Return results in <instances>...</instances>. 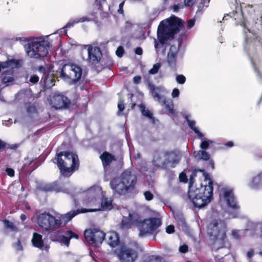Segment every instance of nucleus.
Listing matches in <instances>:
<instances>
[{
  "label": "nucleus",
  "mask_w": 262,
  "mask_h": 262,
  "mask_svg": "<svg viewBox=\"0 0 262 262\" xmlns=\"http://www.w3.org/2000/svg\"><path fill=\"white\" fill-rule=\"evenodd\" d=\"M144 195L145 196V199L147 201H151L154 197V195L152 194V193L149 191H146L144 192Z\"/></svg>",
  "instance_id": "ea45409f"
},
{
  "label": "nucleus",
  "mask_w": 262,
  "mask_h": 262,
  "mask_svg": "<svg viewBox=\"0 0 262 262\" xmlns=\"http://www.w3.org/2000/svg\"><path fill=\"white\" fill-rule=\"evenodd\" d=\"M220 203H226L228 208L227 218H235L237 216L239 207L237 204L235 198L230 188H222L220 193Z\"/></svg>",
  "instance_id": "0eeeda50"
},
{
  "label": "nucleus",
  "mask_w": 262,
  "mask_h": 262,
  "mask_svg": "<svg viewBox=\"0 0 262 262\" xmlns=\"http://www.w3.org/2000/svg\"><path fill=\"white\" fill-rule=\"evenodd\" d=\"M124 2H123L119 4V9L118 10V12L119 14H122L123 12V7L124 6Z\"/></svg>",
  "instance_id": "13d9d810"
},
{
  "label": "nucleus",
  "mask_w": 262,
  "mask_h": 262,
  "mask_svg": "<svg viewBox=\"0 0 262 262\" xmlns=\"http://www.w3.org/2000/svg\"><path fill=\"white\" fill-rule=\"evenodd\" d=\"M195 0H184L186 6H191L193 5Z\"/></svg>",
  "instance_id": "6e6d98bb"
},
{
  "label": "nucleus",
  "mask_w": 262,
  "mask_h": 262,
  "mask_svg": "<svg viewBox=\"0 0 262 262\" xmlns=\"http://www.w3.org/2000/svg\"><path fill=\"white\" fill-rule=\"evenodd\" d=\"M14 247L17 250H23V246H22L19 240H18L17 242L15 244Z\"/></svg>",
  "instance_id": "603ef678"
},
{
  "label": "nucleus",
  "mask_w": 262,
  "mask_h": 262,
  "mask_svg": "<svg viewBox=\"0 0 262 262\" xmlns=\"http://www.w3.org/2000/svg\"><path fill=\"white\" fill-rule=\"evenodd\" d=\"M254 255V251L252 249L249 250L247 253V256L249 258H251Z\"/></svg>",
  "instance_id": "680f3d73"
},
{
  "label": "nucleus",
  "mask_w": 262,
  "mask_h": 262,
  "mask_svg": "<svg viewBox=\"0 0 262 262\" xmlns=\"http://www.w3.org/2000/svg\"><path fill=\"white\" fill-rule=\"evenodd\" d=\"M141 79V78L140 76H137L134 77V78L133 79V81H134V83L138 84L140 82Z\"/></svg>",
  "instance_id": "bf43d9fd"
},
{
  "label": "nucleus",
  "mask_w": 262,
  "mask_h": 262,
  "mask_svg": "<svg viewBox=\"0 0 262 262\" xmlns=\"http://www.w3.org/2000/svg\"><path fill=\"white\" fill-rule=\"evenodd\" d=\"M253 67L255 69V72L257 73V75L261 78H262V64L260 66L259 69H257L254 63L252 62Z\"/></svg>",
  "instance_id": "a19ab883"
},
{
  "label": "nucleus",
  "mask_w": 262,
  "mask_h": 262,
  "mask_svg": "<svg viewBox=\"0 0 262 262\" xmlns=\"http://www.w3.org/2000/svg\"><path fill=\"white\" fill-rule=\"evenodd\" d=\"M163 161L162 160V157L160 154L156 153L154 155L152 162L155 166L164 168V166H163Z\"/></svg>",
  "instance_id": "7c9ffc66"
},
{
  "label": "nucleus",
  "mask_w": 262,
  "mask_h": 262,
  "mask_svg": "<svg viewBox=\"0 0 262 262\" xmlns=\"http://www.w3.org/2000/svg\"><path fill=\"white\" fill-rule=\"evenodd\" d=\"M38 80H39V77L38 76H37L36 75L32 76L30 77V80H29V81L32 83H36L38 81Z\"/></svg>",
  "instance_id": "8fccbe9b"
},
{
  "label": "nucleus",
  "mask_w": 262,
  "mask_h": 262,
  "mask_svg": "<svg viewBox=\"0 0 262 262\" xmlns=\"http://www.w3.org/2000/svg\"><path fill=\"white\" fill-rule=\"evenodd\" d=\"M241 233V231L239 230H233L232 231V234L233 236L235 238H237L239 237Z\"/></svg>",
  "instance_id": "4d7b16f0"
},
{
  "label": "nucleus",
  "mask_w": 262,
  "mask_h": 262,
  "mask_svg": "<svg viewBox=\"0 0 262 262\" xmlns=\"http://www.w3.org/2000/svg\"><path fill=\"white\" fill-rule=\"evenodd\" d=\"M164 157L163 166L164 168L174 167L181 159L179 152L176 151H166L164 153Z\"/></svg>",
  "instance_id": "a211bd4d"
},
{
  "label": "nucleus",
  "mask_w": 262,
  "mask_h": 262,
  "mask_svg": "<svg viewBox=\"0 0 262 262\" xmlns=\"http://www.w3.org/2000/svg\"><path fill=\"white\" fill-rule=\"evenodd\" d=\"M5 145L6 143L4 141L0 140V149L4 148L5 147Z\"/></svg>",
  "instance_id": "69168bd1"
},
{
  "label": "nucleus",
  "mask_w": 262,
  "mask_h": 262,
  "mask_svg": "<svg viewBox=\"0 0 262 262\" xmlns=\"http://www.w3.org/2000/svg\"><path fill=\"white\" fill-rule=\"evenodd\" d=\"M102 195L101 187L99 186H94L89 189L82 192L81 195L84 198V204L93 208H98V205H100L98 198Z\"/></svg>",
  "instance_id": "9d476101"
},
{
  "label": "nucleus",
  "mask_w": 262,
  "mask_h": 262,
  "mask_svg": "<svg viewBox=\"0 0 262 262\" xmlns=\"http://www.w3.org/2000/svg\"><path fill=\"white\" fill-rule=\"evenodd\" d=\"M249 186L252 189H258L262 186V172L252 178Z\"/></svg>",
  "instance_id": "393cba45"
},
{
  "label": "nucleus",
  "mask_w": 262,
  "mask_h": 262,
  "mask_svg": "<svg viewBox=\"0 0 262 262\" xmlns=\"http://www.w3.org/2000/svg\"><path fill=\"white\" fill-rule=\"evenodd\" d=\"M84 236L88 244L94 247H99L104 239L105 234L99 229L94 228L85 230Z\"/></svg>",
  "instance_id": "f8f14e48"
},
{
  "label": "nucleus",
  "mask_w": 262,
  "mask_h": 262,
  "mask_svg": "<svg viewBox=\"0 0 262 262\" xmlns=\"http://www.w3.org/2000/svg\"><path fill=\"white\" fill-rule=\"evenodd\" d=\"M107 243L112 247H115L119 243V236L115 232H111L107 234Z\"/></svg>",
  "instance_id": "cd10ccee"
},
{
  "label": "nucleus",
  "mask_w": 262,
  "mask_h": 262,
  "mask_svg": "<svg viewBox=\"0 0 262 262\" xmlns=\"http://www.w3.org/2000/svg\"><path fill=\"white\" fill-rule=\"evenodd\" d=\"M76 19L78 21V23H83L84 21H90L92 20L91 18H90L88 17H86V16L81 17L79 18H76Z\"/></svg>",
  "instance_id": "49530a36"
},
{
  "label": "nucleus",
  "mask_w": 262,
  "mask_h": 262,
  "mask_svg": "<svg viewBox=\"0 0 262 262\" xmlns=\"http://www.w3.org/2000/svg\"><path fill=\"white\" fill-rule=\"evenodd\" d=\"M60 75L64 80L70 79L75 82L81 77L82 69L80 66L75 63H67L64 64L61 68Z\"/></svg>",
  "instance_id": "1a4fd4ad"
},
{
  "label": "nucleus",
  "mask_w": 262,
  "mask_h": 262,
  "mask_svg": "<svg viewBox=\"0 0 262 262\" xmlns=\"http://www.w3.org/2000/svg\"><path fill=\"white\" fill-rule=\"evenodd\" d=\"M188 247L186 245H183L179 247V252L183 253H185L188 251Z\"/></svg>",
  "instance_id": "a18cd8bd"
},
{
  "label": "nucleus",
  "mask_w": 262,
  "mask_h": 262,
  "mask_svg": "<svg viewBox=\"0 0 262 262\" xmlns=\"http://www.w3.org/2000/svg\"><path fill=\"white\" fill-rule=\"evenodd\" d=\"M166 231L168 234H171L174 232V227L173 225H169L166 228Z\"/></svg>",
  "instance_id": "09e8293b"
},
{
  "label": "nucleus",
  "mask_w": 262,
  "mask_h": 262,
  "mask_svg": "<svg viewBox=\"0 0 262 262\" xmlns=\"http://www.w3.org/2000/svg\"><path fill=\"white\" fill-rule=\"evenodd\" d=\"M20 218L22 221H25L26 219V216L25 214H21L20 216Z\"/></svg>",
  "instance_id": "774afa93"
},
{
  "label": "nucleus",
  "mask_w": 262,
  "mask_h": 262,
  "mask_svg": "<svg viewBox=\"0 0 262 262\" xmlns=\"http://www.w3.org/2000/svg\"><path fill=\"white\" fill-rule=\"evenodd\" d=\"M161 225V221L158 217H150L142 221L140 218V223L138 227L140 231V235L143 236L146 234H152Z\"/></svg>",
  "instance_id": "ddd939ff"
},
{
  "label": "nucleus",
  "mask_w": 262,
  "mask_h": 262,
  "mask_svg": "<svg viewBox=\"0 0 262 262\" xmlns=\"http://www.w3.org/2000/svg\"><path fill=\"white\" fill-rule=\"evenodd\" d=\"M180 181L182 182H186L187 178L186 174L184 172H181L179 175Z\"/></svg>",
  "instance_id": "de8ad7c7"
},
{
  "label": "nucleus",
  "mask_w": 262,
  "mask_h": 262,
  "mask_svg": "<svg viewBox=\"0 0 262 262\" xmlns=\"http://www.w3.org/2000/svg\"><path fill=\"white\" fill-rule=\"evenodd\" d=\"M226 145L229 147H231L233 146V143L232 141H229L226 144Z\"/></svg>",
  "instance_id": "338daca9"
},
{
  "label": "nucleus",
  "mask_w": 262,
  "mask_h": 262,
  "mask_svg": "<svg viewBox=\"0 0 262 262\" xmlns=\"http://www.w3.org/2000/svg\"><path fill=\"white\" fill-rule=\"evenodd\" d=\"M175 219L177 220L180 225L184 226L185 224V220L184 216L181 214L175 215Z\"/></svg>",
  "instance_id": "f704fd0d"
},
{
  "label": "nucleus",
  "mask_w": 262,
  "mask_h": 262,
  "mask_svg": "<svg viewBox=\"0 0 262 262\" xmlns=\"http://www.w3.org/2000/svg\"><path fill=\"white\" fill-rule=\"evenodd\" d=\"M149 87L150 92L154 99L162 105H165V108L170 114H174L172 102L171 100H167L165 97L161 95L166 92L165 89L160 86L155 87L151 84H149Z\"/></svg>",
  "instance_id": "9b49d317"
},
{
  "label": "nucleus",
  "mask_w": 262,
  "mask_h": 262,
  "mask_svg": "<svg viewBox=\"0 0 262 262\" xmlns=\"http://www.w3.org/2000/svg\"><path fill=\"white\" fill-rule=\"evenodd\" d=\"M6 171L8 176L10 177H13L14 175V170L10 168H7L6 169Z\"/></svg>",
  "instance_id": "3c124183"
},
{
  "label": "nucleus",
  "mask_w": 262,
  "mask_h": 262,
  "mask_svg": "<svg viewBox=\"0 0 262 262\" xmlns=\"http://www.w3.org/2000/svg\"><path fill=\"white\" fill-rule=\"evenodd\" d=\"M118 108L119 112H122L124 109V102L121 99H119L118 101Z\"/></svg>",
  "instance_id": "37998d69"
},
{
  "label": "nucleus",
  "mask_w": 262,
  "mask_h": 262,
  "mask_svg": "<svg viewBox=\"0 0 262 262\" xmlns=\"http://www.w3.org/2000/svg\"><path fill=\"white\" fill-rule=\"evenodd\" d=\"M24 46L28 56L31 58H39L46 56L49 52L50 42L44 38L30 39L24 37L16 38Z\"/></svg>",
  "instance_id": "20e7f679"
},
{
  "label": "nucleus",
  "mask_w": 262,
  "mask_h": 262,
  "mask_svg": "<svg viewBox=\"0 0 262 262\" xmlns=\"http://www.w3.org/2000/svg\"><path fill=\"white\" fill-rule=\"evenodd\" d=\"M48 100L50 105L56 109L66 108L70 103L69 99L67 97L59 93L50 96Z\"/></svg>",
  "instance_id": "f3484780"
},
{
  "label": "nucleus",
  "mask_w": 262,
  "mask_h": 262,
  "mask_svg": "<svg viewBox=\"0 0 262 262\" xmlns=\"http://www.w3.org/2000/svg\"><path fill=\"white\" fill-rule=\"evenodd\" d=\"M204 180L199 185L193 186L190 180L188 195L193 206L202 208L209 202L212 198L213 183L207 175L204 176Z\"/></svg>",
  "instance_id": "f257e3e1"
},
{
  "label": "nucleus",
  "mask_w": 262,
  "mask_h": 262,
  "mask_svg": "<svg viewBox=\"0 0 262 262\" xmlns=\"http://www.w3.org/2000/svg\"><path fill=\"white\" fill-rule=\"evenodd\" d=\"M180 8V7L178 5H174L172 7V10H173V12H176L178 11Z\"/></svg>",
  "instance_id": "0e129e2a"
},
{
  "label": "nucleus",
  "mask_w": 262,
  "mask_h": 262,
  "mask_svg": "<svg viewBox=\"0 0 262 262\" xmlns=\"http://www.w3.org/2000/svg\"><path fill=\"white\" fill-rule=\"evenodd\" d=\"M184 117L186 120L188 126L197 135L200 140L201 141V143L200 145V148L203 150L207 149L209 145L213 143V141L207 139L204 137V135L200 132L199 128L196 126L195 121L190 119V115L186 114L184 115Z\"/></svg>",
  "instance_id": "2eb2a0df"
},
{
  "label": "nucleus",
  "mask_w": 262,
  "mask_h": 262,
  "mask_svg": "<svg viewBox=\"0 0 262 262\" xmlns=\"http://www.w3.org/2000/svg\"><path fill=\"white\" fill-rule=\"evenodd\" d=\"M124 53L123 48L122 46H119L116 51V54L119 57H121Z\"/></svg>",
  "instance_id": "79ce46f5"
},
{
  "label": "nucleus",
  "mask_w": 262,
  "mask_h": 262,
  "mask_svg": "<svg viewBox=\"0 0 262 262\" xmlns=\"http://www.w3.org/2000/svg\"><path fill=\"white\" fill-rule=\"evenodd\" d=\"M27 110L28 113H32L35 112V108L33 106L28 104L27 106Z\"/></svg>",
  "instance_id": "864d4df0"
},
{
  "label": "nucleus",
  "mask_w": 262,
  "mask_h": 262,
  "mask_svg": "<svg viewBox=\"0 0 262 262\" xmlns=\"http://www.w3.org/2000/svg\"><path fill=\"white\" fill-rule=\"evenodd\" d=\"M78 235L70 230L60 231L51 236V240L57 242L62 246L69 247L70 241L72 238L78 239Z\"/></svg>",
  "instance_id": "4468645a"
},
{
  "label": "nucleus",
  "mask_w": 262,
  "mask_h": 262,
  "mask_svg": "<svg viewBox=\"0 0 262 262\" xmlns=\"http://www.w3.org/2000/svg\"><path fill=\"white\" fill-rule=\"evenodd\" d=\"M144 262H166L161 257L157 256L152 255L148 259L144 260Z\"/></svg>",
  "instance_id": "72a5a7b5"
},
{
  "label": "nucleus",
  "mask_w": 262,
  "mask_h": 262,
  "mask_svg": "<svg viewBox=\"0 0 262 262\" xmlns=\"http://www.w3.org/2000/svg\"><path fill=\"white\" fill-rule=\"evenodd\" d=\"M136 54L138 55H141L142 54V49L140 47H138L135 50Z\"/></svg>",
  "instance_id": "e2e57ef3"
},
{
  "label": "nucleus",
  "mask_w": 262,
  "mask_h": 262,
  "mask_svg": "<svg viewBox=\"0 0 262 262\" xmlns=\"http://www.w3.org/2000/svg\"><path fill=\"white\" fill-rule=\"evenodd\" d=\"M5 227L12 232H17L18 229L13 223L7 220L4 221Z\"/></svg>",
  "instance_id": "2f4dec72"
},
{
  "label": "nucleus",
  "mask_w": 262,
  "mask_h": 262,
  "mask_svg": "<svg viewBox=\"0 0 262 262\" xmlns=\"http://www.w3.org/2000/svg\"><path fill=\"white\" fill-rule=\"evenodd\" d=\"M31 242L34 247L40 249H42L44 246L42 235L37 233H33Z\"/></svg>",
  "instance_id": "bb28decb"
},
{
  "label": "nucleus",
  "mask_w": 262,
  "mask_h": 262,
  "mask_svg": "<svg viewBox=\"0 0 262 262\" xmlns=\"http://www.w3.org/2000/svg\"><path fill=\"white\" fill-rule=\"evenodd\" d=\"M38 70L40 73L43 74V77H42L41 80H43L44 83L46 84L47 83L48 78L46 75V69L43 67L40 66L38 68Z\"/></svg>",
  "instance_id": "4c0bfd02"
},
{
  "label": "nucleus",
  "mask_w": 262,
  "mask_h": 262,
  "mask_svg": "<svg viewBox=\"0 0 262 262\" xmlns=\"http://www.w3.org/2000/svg\"><path fill=\"white\" fill-rule=\"evenodd\" d=\"M160 67L161 64L160 63L155 64L153 67L149 71L148 73L150 74H155L157 73Z\"/></svg>",
  "instance_id": "c9c22d12"
},
{
  "label": "nucleus",
  "mask_w": 262,
  "mask_h": 262,
  "mask_svg": "<svg viewBox=\"0 0 262 262\" xmlns=\"http://www.w3.org/2000/svg\"><path fill=\"white\" fill-rule=\"evenodd\" d=\"M39 188L45 192L55 191L56 192L69 193V192L57 182L41 185L39 186Z\"/></svg>",
  "instance_id": "b1692460"
},
{
  "label": "nucleus",
  "mask_w": 262,
  "mask_h": 262,
  "mask_svg": "<svg viewBox=\"0 0 262 262\" xmlns=\"http://www.w3.org/2000/svg\"><path fill=\"white\" fill-rule=\"evenodd\" d=\"M183 26V22L174 16L160 23L157 30V37L159 42L154 39L155 49L157 53L164 44L173 39L174 35L180 31Z\"/></svg>",
  "instance_id": "f03ea898"
},
{
  "label": "nucleus",
  "mask_w": 262,
  "mask_h": 262,
  "mask_svg": "<svg viewBox=\"0 0 262 262\" xmlns=\"http://www.w3.org/2000/svg\"><path fill=\"white\" fill-rule=\"evenodd\" d=\"M139 107L142 115L148 118L149 119H150L152 123H154L155 118L153 117L152 114L150 112V111L148 109H145V106L143 104H140Z\"/></svg>",
  "instance_id": "c756f323"
},
{
  "label": "nucleus",
  "mask_w": 262,
  "mask_h": 262,
  "mask_svg": "<svg viewBox=\"0 0 262 262\" xmlns=\"http://www.w3.org/2000/svg\"><path fill=\"white\" fill-rule=\"evenodd\" d=\"M12 74L13 73H11L10 74H7L1 76V78L3 82L5 83H7L12 82L13 80Z\"/></svg>",
  "instance_id": "473e14b6"
},
{
  "label": "nucleus",
  "mask_w": 262,
  "mask_h": 262,
  "mask_svg": "<svg viewBox=\"0 0 262 262\" xmlns=\"http://www.w3.org/2000/svg\"><path fill=\"white\" fill-rule=\"evenodd\" d=\"M176 80L179 84H183L185 83L186 78L183 75L180 74L176 76Z\"/></svg>",
  "instance_id": "e433bc0d"
},
{
  "label": "nucleus",
  "mask_w": 262,
  "mask_h": 262,
  "mask_svg": "<svg viewBox=\"0 0 262 262\" xmlns=\"http://www.w3.org/2000/svg\"><path fill=\"white\" fill-rule=\"evenodd\" d=\"M136 183V177L130 170H126L120 178H115L110 182L111 188L115 193L122 195L133 189Z\"/></svg>",
  "instance_id": "39448f33"
},
{
  "label": "nucleus",
  "mask_w": 262,
  "mask_h": 262,
  "mask_svg": "<svg viewBox=\"0 0 262 262\" xmlns=\"http://www.w3.org/2000/svg\"><path fill=\"white\" fill-rule=\"evenodd\" d=\"M117 256L121 262H134L138 256V252L129 247H122L119 250Z\"/></svg>",
  "instance_id": "dca6fc26"
},
{
  "label": "nucleus",
  "mask_w": 262,
  "mask_h": 262,
  "mask_svg": "<svg viewBox=\"0 0 262 262\" xmlns=\"http://www.w3.org/2000/svg\"><path fill=\"white\" fill-rule=\"evenodd\" d=\"M195 158L198 160L207 161L210 159V155L205 150H200L194 152Z\"/></svg>",
  "instance_id": "c85d7f7f"
},
{
  "label": "nucleus",
  "mask_w": 262,
  "mask_h": 262,
  "mask_svg": "<svg viewBox=\"0 0 262 262\" xmlns=\"http://www.w3.org/2000/svg\"><path fill=\"white\" fill-rule=\"evenodd\" d=\"M18 63L14 59L8 60L6 61H0V74L1 76L13 72V69L17 67Z\"/></svg>",
  "instance_id": "5701e85b"
},
{
  "label": "nucleus",
  "mask_w": 262,
  "mask_h": 262,
  "mask_svg": "<svg viewBox=\"0 0 262 262\" xmlns=\"http://www.w3.org/2000/svg\"><path fill=\"white\" fill-rule=\"evenodd\" d=\"M78 21L76 19L71 20H70L65 26V27L63 28H70L71 27H73L75 24H77Z\"/></svg>",
  "instance_id": "58836bf2"
},
{
  "label": "nucleus",
  "mask_w": 262,
  "mask_h": 262,
  "mask_svg": "<svg viewBox=\"0 0 262 262\" xmlns=\"http://www.w3.org/2000/svg\"><path fill=\"white\" fill-rule=\"evenodd\" d=\"M241 25L243 26L244 28V33H246L247 32L246 31L245 29H246L247 31L249 32H250V30L247 28L246 22L245 21V20L244 19L243 21L241 23Z\"/></svg>",
  "instance_id": "5fc2aeb1"
},
{
  "label": "nucleus",
  "mask_w": 262,
  "mask_h": 262,
  "mask_svg": "<svg viewBox=\"0 0 262 262\" xmlns=\"http://www.w3.org/2000/svg\"><path fill=\"white\" fill-rule=\"evenodd\" d=\"M103 166L105 170L106 169L107 167L110 165L111 163L115 160L114 157L107 152H104L100 156Z\"/></svg>",
  "instance_id": "a878e982"
},
{
  "label": "nucleus",
  "mask_w": 262,
  "mask_h": 262,
  "mask_svg": "<svg viewBox=\"0 0 262 262\" xmlns=\"http://www.w3.org/2000/svg\"><path fill=\"white\" fill-rule=\"evenodd\" d=\"M140 223V216L137 213H129L127 217L123 216L121 223L122 229H126L133 226L138 227Z\"/></svg>",
  "instance_id": "aec40b11"
},
{
  "label": "nucleus",
  "mask_w": 262,
  "mask_h": 262,
  "mask_svg": "<svg viewBox=\"0 0 262 262\" xmlns=\"http://www.w3.org/2000/svg\"><path fill=\"white\" fill-rule=\"evenodd\" d=\"M113 208L112 200L111 199L103 198L101 201L100 205H98V208H91L90 209H77L78 213H86L88 212H95L99 210H110Z\"/></svg>",
  "instance_id": "412c9836"
},
{
  "label": "nucleus",
  "mask_w": 262,
  "mask_h": 262,
  "mask_svg": "<svg viewBox=\"0 0 262 262\" xmlns=\"http://www.w3.org/2000/svg\"><path fill=\"white\" fill-rule=\"evenodd\" d=\"M56 160L60 172L64 176H70L79 166L78 156L72 152L58 153Z\"/></svg>",
  "instance_id": "423d86ee"
},
{
  "label": "nucleus",
  "mask_w": 262,
  "mask_h": 262,
  "mask_svg": "<svg viewBox=\"0 0 262 262\" xmlns=\"http://www.w3.org/2000/svg\"><path fill=\"white\" fill-rule=\"evenodd\" d=\"M78 214L77 210L68 212L64 214L57 213L53 216L49 213L44 212L39 215L37 223L40 227L49 232H52L59 228L63 223L67 224L73 217Z\"/></svg>",
  "instance_id": "7ed1b4c3"
},
{
  "label": "nucleus",
  "mask_w": 262,
  "mask_h": 262,
  "mask_svg": "<svg viewBox=\"0 0 262 262\" xmlns=\"http://www.w3.org/2000/svg\"><path fill=\"white\" fill-rule=\"evenodd\" d=\"M88 57L87 61L91 64H96L100 61L102 54L100 48L91 45L87 46Z\"/></svg>",
  "instance_id": "6ab92c4d"
},
{
  "label": "nucleus",
  "mask_w": 262,
  "mask_h": 262,
  "mask_svg": "<svg viewBox=\"0 0 262 262\" xmlns=\"http://www.w3.org/2000/svg\"><path fill=\"white\" fill-rule=\"evenodd\" d=\"M188 27L189 28H192L194 25V20L193 19H190L187 22Z\"/></svg>",
  "instance_id": "052dcab7"
},
{
  "label": "nucleus",
  "mask_w": 262,
  "mask_h": 262,
  "mask_svg": "<svg viewBox=\"0 0 262 262\" xmlns=\"http://www.w3.org/2000/svg\"><path fill=\"white\" fill-rule=\"evenodd\" d=\"M180 94V91L178 89L174 88L173 89L172 93H171V97L173 98H177L179 97Z\"/></svg>",
  "instance_id": "c03bdc74"
},
{
  "label": "nucleus",
  "mask_w": 262,
  "mask_h": 262,
  "mask_svg": "<svg viewBox=\"0 0 262 262\" xmlns=\"http://www.w3.org/2000/svg\"><path fill=\"white\" fill-rule=\"evenodd\" d=\"M208 233L216 244L223 245L226 238L225 223L221 220L213 221L208 227Z\"/></svg>",
  "instance_id": "6e6552de"
},
{
  "label": "nucleus",
  "mask_w": 262,
  "mask_h": 262,
  "mask_svg": "<svg viewBox=\"0 0 262 262\" xmlns=\"http://www.w3.org/2000/svg\"><path fill=\"white\" fill-rule=\"evenodd\" d=\"M180 44L178 46L172 45L170 47L167 56L168 66L173 70H177V58L179 50Z\"/></svg>",
  "instance_id": "4be33fe9"
}]
</instances>
